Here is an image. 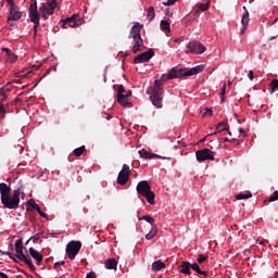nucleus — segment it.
<instances>
[{
  "label": "nucleus",
  "mask_w": 278,
  "mask_h": 278,
  "mask_svg": "<svg viewBox=\"0 0 278 278\" xmlns=\"http://www.w3.org/2000/svg\"><path fill=\"white\" fill-rule=\"evenodd\" d=\"M7 3L10 5V8H16V4L14 3V0H5Z\"/></svg>",
  "instance_id": "50"
},
{
  "label": "nucleus",
  "mask_w": 278,
  "mask_h": 278,
  "mask_svg": "<svg viewBox=\"0 0 278 278\" xmlns=\"http://www.w3.org/2000/svg\"><path fill=\"white\" fill-rule=\"evenodd\" d=\"M40 14L45 21H47V18H49L50 16L49 13H40Z\"/></svg>",
  "instance_id": "58"
},
{
  "label": "nucleus",
  "mask_w": 278,
  "mask_h": 278,
  "mask_svg": "<svg viewBox=\"0 0 278 278\" xmlns=\"http://www.w3.org/2000/svg\"><path fill=\"white\" fill-rule=\"evenodd\" d=\"M243 10L245 11V13L242 16L241 20V24H242V29L240 31V34H244V31H247V27H249V10H247V7H243Z\"/></svg>",
  "instance_id": "18"
},
{
  "label": "nucleus",
  "mask_w": 278,
  "mask_h": 278,
  "mask_svg": "<svg viewBox=\"0 0 278 278\" xmlns=\"http://www.w3.org/2000/svg\"><path fill=\"white\" fill-rule=\"evenodd\" d=\"M38 68H40V66H36V65L33 66V71H38Z\"/></svg>",
  "instance_id": "64"
},
{
  "label": "nucleus",
  "mask_w": 278,
  "mask_h": 278,
  "mask_svg": "<svg viewBox=\"0 0 278 278\" xmlns=\"http://www.w3.org/2000/svg\"><path fill=\"white\" fill-rule=\"evenodd\" d=\"M0 255H9V257H11V260H14V262H18V261H16V258L12 257L11 252H3L2 250H0Z\"/></svg>",
  "instance_id": "43"
},
{
  "label": "nucleus",
  "mask_w": 278,
  "mask_h": 278,
  "mask_svg": "<svg viewBox=\"0 0 278 278\" xmlns=\"http://www.w3.org/2000/svg\"><path fill=\"white\" fill-rule=\"evenodd\" d=\"M195 157L198 162H207V161L214 162L215 160L214 152L207 148L198 150L195 152Z\"/></svg>",
  "instance_id": "9"
},
{
  "label": "nucleus",
  "mask_w": 278,
  "mask_h": 278,
  "mask_svg": "<svg viewBox=\"0 0 278 278\" xmlns=\"http://www.w3.org/2000/svg\"><path fill=\"white\" fill-rule=\"evenodd\" d=\"M249 254H251V250L245 249V250L243 251V255H249Z\"/></svg>",
  "instance_id": "60"
},
{
  "label": "nucleus",
  "mask_w": 278,
  "mask_h": 278,
  "mask_svg": "<svg viewBox=\"0 0 278 278\" xmlns=\"http://www.w3.org/2000/svg\"><path fill=\"white\" fill-rule=\"evenodd\" d=\"M80 23H81V16H79V14H74L71 17L61 20L59 22V25H61L63 29H68V27H79Z\"/></svg>",
  "instance_id": "6"
},
{
  "label": "nucleus",
  "mask_w": 278,
  "mask_h": 278,
  "mask_svg": "<svg viewBox=\"0 0 278 278\" xmlns=\"http://www.w3.org/2000/svg\"><path fill=\"white\" fill-rule=\"evenodd\" d=\"M168 76H169V79H178L179 77H181V68L179 70L172 68L168 72Z\"/></svg>",
  "instance_id": "24"
},
{
  "label": "nucleus",
  "mask_w": 278,
  "mask_h": 278,
  "mask_svg": "<svg viewBox=\"0 0 278 278\" xmlns=\"http://www.w3.org/2000/svg\"><path fill=\"white\" fill-rule=\"evenodd\" d=\"M129 97H131V90H125L123 85H119L117 88V103L123 108H127L129 105Z\"/></svg>",
  "instance_id": "5"
},
{
  "label": "nucleus",
  "mask_w": 278,
  "mask_h": 278,
  "mask_svg": "<svg viewBox=\"0 0 278 278\" xmlns=\"http://www.w3.org/2000/svg\"><path fill=\"white\" fill-rule=\"evenodd\" d=\"M29 253H30V256L34 260H36L38 265L42 264V254H40V252H38V250H36L34 248H29Z\"/></svg>",
  "instance_id": "21"
},
{
  "label": "nucleus",
  "mask_w": 278,
  "mask_h": 278,
  "mask_svg": "<svg viewBox=\"0 0 278 278\" xmlns=\"http://www.w3.org/2000/svg\"><path fill=\"white\" fill-rule=\"evenodd\" d=\"M197 262L198 264H203L207 262V256H205L204 254H199Z\"/></svg>",
  "instance_id": "39"
},
{
  "label": "nucleus",
  "mask_w": 278,
  "mask_h": 278,
  "mask_svg": "<svg viewBox=\"0 0 278 278\" xmlns=\"http://www.w3.org/2000/svg\"><path fill=\"white\" fill-rule=\"evenodd\" d=\"M37 212H38L39 216H41V218H48L47 213L42 212V210L40 207L37 208Z\"/></svg>",
  "instance_id": "44"
},
{
  "label": "nucleus",
  "mask_w": 278,
  "mask_h": 278,
  "mask_svg": "<svg viewBox=\"0 0 278 278\" xmlns=\"http://www.w3.org/2000/svg\"><path fill=\"white\" fill-rule=\"evenodd\" d=\"M249 79H250L251 81H253V79H255V75L253 74V71H252V70H250V72H249Z\"/></svg>",
  "instance_id": "53"
},
{
  "label": "nucleus",
  "mask_w": 278,
  "mask_h": 278,
  "mask_svg": "<svg viewBox=\"0 0 278 278\" xmlns=\"http://www.w3.org/2000/svg\"><path fill=\"white\" fill-rule=\"evenodd\" d=\"M141 31L142 26L139 23L135 24L130 29L128 38H132L135 40L132 53H138V51H140V47H144V40H142V36L140 35Z\"/></svg>",
  "instance_id": "4"
},
{
  "label": "nucleus",
  "mask_w": 278,
  "mask_h": 278,
  "mask_svg": "<svg viewBox=\"0 0 278 278\" xmlns=\"http://www.w3.org/2000/svg\"><path fill=\"white\" fill-rule=\"evenodd\" d=\"M177 0H167L166 2H163V5H175V2Z\"/></svg>",
  "instance_id": "49"
},
{
  "label": "nucleus",
  "mask_w": 278,
  "mask_h": 278,
  "mask_svg": "<svg viewBox=\"0 0 278 278\" xmlns=\"http://www.w3.org/2000/svg\"><path fill=\"white\" fill-rule=\"evenodd\" d=\"M25 190L23 186V181L20 180L18 187L13 191V194L8 198H3L1 203L5 210H18V205L21 203V192Z\"/></svg>",
  "instance_id": "2"
},
{
  "label": "nucleus",
  "mask_w": 278,
  "mask_h": 278,
  "mask_svg": "<svg viewBox=\"0 0 278 278\" xmlns=\"http://www.w3.org/2000/svg\"><path fill=\"white\" fill-rule=\"evenodd\" d=\"M84 151H86V146H81L79 148H76L73 153L75 155V157H81V155L84 154Z\"/></svg>",
  "instance_id": "32"
},
{
  "label": "nucleus",
  "mask_w": 278,
  "mask_h": 278,
  "mask_svg": "<svg viewBox=\"0 0 278 278\" xmlns=\"http://www.w3.org/2000/svg\"><path fill=\"white\" fill-rule=\"evenodd\" d=\"M17 248H23V239L16 240V242H15V249H17Z\"/></svg>",
  "instance_id": "46"
},
{
  "label": "nucleus",
  "mask_w": 278,
  "mask_h": 278,
  "mask_svg": "<svg viewBox=\"0 0 278 278\" xmlns=\"http://www.w3.org/2000/svg\"><path fill=\"white\" fill-rule=\"evenodd\" d=\"M253 197L252 192H248V193H238L236 195L237 201H242V199H251Z\"/></svg>",
  "instance_id": "33"
},
{
  "label": "nucleus",
  "mask_w": 278,
  "mask_h": 278,
  "mask_svg": "<svg viewBox=\"0 0 278 278\" xmlns=\"http://www.w3.org/2000/svg\"><path fill=\"white\" fill-rule=\"evenodd\" d=\"M139 155H140V157H143L144 160H153L155 157H157L159 160H166V157H162L161 155L151 153V152L147 151L146 149L140 150Z\"/></svg>",
  "instance_id": "15"
},
{
  "label": "nucleus",
  "mask_w": 278,
  "mask_h": 278,
  "mask_svg": "<svg viewBox=\"0 0 278 278\" xmlns=\"http://www.w3.org/2000/svg\"><path fill=\"white\" fill-rule=\"evenodd\" d=\"M30 240H33L34 243L38 242V240H40V235H35Z\"/></svg>",
  "instance_id": "51"
},
{
  "label": "nucleus",
  "mask_w": 278,
  "mask_h": 278,
  "mask_svg": "<svg viewBox=\"0 0 278 278\" xmlns=\"http://www.w3.org/2000/svg\"><path fill=\"white\" fill-rule=\"evenodd\" d=\"M49 7L48 14L53 15V12H55V8L58 7V3L55 0H47L46 2Z\"/></svg>",
  "instance_id": "25"
},
{
  "label": "nucleus",
  "mask_w": 278,
  "mask_h": 278,
  "mask_svg": "<svg viewBox=\"0 0 278 278\" xmlns=\"http://www.w3.org/2000/svg\"><path fill=\"white\" fill-rule=\"evenodd\" d=\"M1 200L9 198L12 194V189L5 182H0Z\"/></svg>",
  "instance_id": "17"
},
{
  "label": "nucleus",
  "mask_w": 278,
  "mask_h": 278,
  "mask_svg": "<svg viewBox=\"0 0 278 278\" xmlns=\"http://www.w3.org/2000/svg\"><path fill=\"white\" fill-rule=\"evenodd\" d=\"M239 132L242 135L243 138H247V132L244 131V128H240Z\"/></svg>",
  "instance_id": "56"
},
{
  "label": "nucleus",
  "mask_w": 278,
  "mask_h": 278,
  "mask_svg": "<svg viewBox=\"0 0 278 278\" xmlns=\"http://www.w3.org/2000/svg\"><path fill=\"white\" fill-rule=\"evenodd\" d=\"M273 201H278V191H275L268 200L264 201V203H273Z\"/></svg>",
  "instance_id": "37"
},
{
  "label": "nucleus",
  "mask_w": 278,
  "mask_h": 278,
  "mask_svg": "<svg viewBox=\"0 0 278 278\" xmlns=\"http://www.w3.org/2000/svg\"><path fill=\"white\" fill-rule=\"evenodd\" d=\"M216 134H218V132H213V134L206 136L204 139L201 140V142H203L204 140H206L207 138H210V136H216Z\"/></svg>",
  "instance_id": "59"
},
{
  "label": "nucleus",
  "mask_w": 278,
  "mask_h": 278,
  "mask_svg": "<svg viewBox=\"0 0 278 278\" xmlns=\"http://www.w3.org/2000/svg\"><path fill=\"white\" fill-rule=\"evenodd\" d=\"M179 273H182V275H191V264L190 262L184 261L179 266Z\"/></svg>",
  "instance_id": "19"
},
{
  "label": "nucleus",
  "mask_w": 278,
  "mask_h": 278,
  "mask_svg": "<svg viewBox=\"0 0 278 278\" xmlns=\"http://www.w3.org/2000/svg\"><path fill=\"white\" fill-rule=\"evenodd\" d=\"M216 129H218L217 134L219 131H229V125L225 122H220L217 124Z\"/></svg>",
  "instance_id": "29"
},
{
  "label": "nucleus",
  "mask_w": 278,
  "mask_h": 278,
  "mask_svg": "<svg viewBox=\"0 0 278 278\" xmlns=\"http://www.w3.org/2000/svg\"><path fill=\"white\" fill-rule=\"evenodd\" d=\"M5 90H8L7 87H3L0 90V94L2 96V99H1V102H0V114H2V116L5 115V106L3 105V102H5L7 99H8V96H5Z\"/></svg>",
  "instance_id": "20"
},
{
  "label": "nucleus",
  "mask_w": 278,
  "mask_h": 278,
  "mask_svg": "<svg viewBox=\"0 0 278 278\" xmlns=\"http://www.w3.org/2000/svg\"><path fill=\"white\" fill-rule=\"evenodd\" d=\"M28 205L30 206V207H33L34 210H36V211H38L39 208H40V206L36 203V201H34V200H29L28 202Z\"/></svg>",
  "instance_id": "40"
},
{
  "label": "nucleus",
  "mask_w": 278,
  "mask_h": 278,
  "mask_svg": "<svg viewBox=\"0 0 278 278\" xmlns=\"http://www.w3.org/2000/svg\"><path fill=\"white\" fill-rule=\"evenodd\" d=\"M79 251H81V241H71L67 243L66 253L70 260H75Z\"/></svg>",
  "instance_id": "7"
},
{
  "label": "nucleus",
  "mask_w": 278,
  "mask_h": 278,
  "mask_svg": "<svg viewBox=\"0 0 278 278\" xmlns=\"http://www.w3.org/2000/svg\"><path fill=\"white\" fill-rule=\"evenodd\" d=\"M39 12L49 14V4L46 2L41 3L39 7Z\"/></svg>",
  "instance_id": "36"
},
{
  "label": "nucleus",
  "mask_w": 278,
  "mask_h": 278,
  "mask_svg": "<svg viewBox=\"0 0 278 278\" xmlns=\"http://www.w3.org/2000/svg\"><path fill=\"white\" fill-rule=\"evenodd\" d=\"M177 0H167L166 2H163V5H175V2Z\"/></svg>",
  "instance_id": "48"
},
{
  "label": "nucleus",
  "mask_w": 278,
  "mask_h": 278,
  "mask_svg": "<svg viewBox=\"0 0 278 278\" xmlns=\"http://www.w3.org/2000/svg\"><path fill=\"white\" fill-rule=\"evenodd\" d=\"M0 278H10L4 273L0 271Z\"/></svg>",
  "instance_id": "62"
},
{
  "label": "nucleus",
  "mask_w": 278,
  "mask_h": 278,
  "mask_svg": "<svg viewBox=\"0 0 278 278\" xmlns=\"http://www.w3.org/2000/svg\"><path fill=\"white\" fill-rule=\"evenodd\" d=\"M147 18L149 23L155 18V8L149 7L147 10Z\"/></svg>",
  "instance_id": "27"
},
{
  "label": "nucleus",
  "mask_w": 278,
  "mask_h": 278,
  "mask_svg": "<svg viewBox=\"0 0 278 278\" xmlns=\"http://www.w3.org/2000/svg\"><path fill=\"white\" fill-rule=\"evenodd\" d=\"M220 142H231V140H229V138H222Z\"/></svg>",
  "instance_id": "61"
},
{
  "label": "nucleus",
  "mask_w": 278,
  "mask_h": 278,
  "mask_svg": "<svg viewBox=\"0 0 278 278\" xmlns=\"http://www.w3.org/2000/svg\"><path fill=\"white\" fill-rule=\"evenodd\" d=\"M162 268H166V264H164V262L159 260L152 263V270L154 273L162 270Z\"/></svg>",
  "instance_id": "22"
},
{
  "label": "nucleus",
  "mask_w": 278,
  "mask_h": 278,
  "mask_svg": "<svg viewBox=\"0 0 278 278\" xmlns=\"http://www.w3.org/2000/svg\"><path fill=\"white\" fill-rule=\"evenodd\" d=\"M191 269L194 270L195 273H201V266H199L198 263L191 264Z\"/></svg>",
  "instance_id": "41"
},
{
  "label": "nucleus",
  "mask_w": 278,
  "mask_h": 278,
  "mask_svg": "<svg viewBox=\"0 0 278 278\" xmlns=\"http://www.w3.org/2000/svg\"><path fill=\"white\" fill-rule=\"evenodd\" d=\"M212 114H214L212 109H206V111L204 112L203 116H212Z\"/></svg>",
  "instance_id": "47"
},
{
  "label": "nucleus",
  "mask_w": 278,
  "mask_h": 278,
  "mask_svg": "<svg viewBox=\"0 0 278 278\" xmlns=\"http://www.w3.org/2000/svg\"><path fill=\"white\" fill-rule=\"evenodd\" d=\"M185 53H205V47L199 41H190Z\"/></svg>",
  "instance_id": "12"
},
{
  "label": "nucleus",
  "mask_w": 278,
  "mask_h": 278,
  "mask_svg": "<svg viewBox=\"0 0 278 278\" xmlns=\"http://www.w3.org/2000/svg\"><path fill=\"white\" fill-rule=\"evenodd\" d=\"M66 263L64 261H60L54 263L53 268H60V266H64Z\"/></svg>",
  "instance_id": "45"
},
{
  "label": "nucleus",
  "mask_w": 278,
  "mask_h": 278,
  "mask_svg": "<svg viewBox=\"0 0 278 278\" xmlns=\"http://www.w3.org/2000/svg\"><path fill=\"white\" fill-rule=\"evenodd\" d=\"M154 236H157L156 225H153L151 230L146 235V240H153Z\"/></svg>",
  "instance_id": "26"
},
{
  "label": "nucleus",
  "mask_w": 278,
  "mask_h": 278,
  "mask_svg": "<svg viewBox=\"0 0 278 278\" xmlns=\"http://www.w3.org/2000/svg\"><path fill=\"white\" fill-rule=\"evenodd\" d=\"M116 266H118V262L116 261V258L106 260L105 268H108V270H114V268H116Z\"/></svg>",
  "instance_id": "23"
},
{
  "label": "nucleus",
  "mask_w": 278,
  "mask_h": 278,
  "mask_svg": "<svg viewBox=\"0 0 278 278\" xmlns=\"http://www.w3.org/2000/svg\"><path fill=\"white\" fill-rule=\"evenodd\" d=\"M2 51L7 53V55H10L12 53V50H10V48H3Z\"/></svg>",
  "instance_id": "54"
},
{
  "label": "nucleus",
  "mask_w": 278,
  "mask_h": 278,
  "mask_svg": "<svg viewBox=\"0 0 278 278\" xmlns=\"http://www.w3.org/2000/svg\"><path fill=\"white\" fill-rule=\"evenodd\" d=\"M256 242H258V244H262V247H266V244H268V240H262V241H260V240L257 239Z\"/></svg>",
  "instance_id": "52"
},
{
  "label": "nucleus",
  "mask_w": 278,
  "mask_h": 278,
  "mask_svg": "<svg viewBox=\"0 0 278 278\" xmlns=\"http://www.w3.org/2000/svg\"><path fill=\"white\" fill-rule=\"evenodd\" d=\"M9 62L14 63L16 60H18V56H16L14 53L11 52V54H8Z\"/></svg>",
  "instance_id": "42"
},
{
  "label": "nucleus",
  "mask_w": 278,
  "mask_h": 278,
  "mask_svg": "<svg viewBox=\"0 0 278 278\" xmlns=\"http://www.w3.org/2000/svg\"><path fill=\"white\" fill-rule=\"evenodd\" d=\"M205 65H197L195 67H184L180 68V77H192V75H199L203 73Z\"/></svg>",
  "instance_id": "10"
},
{
  "label": "nucleus",
  "mask_w": 278,
  "mask_h": 278,
  "mask_svg": "<svg viewBox=\"0 0 278 278\" xmlns=\"http://www.w3.org/2000/svg\"><path fill=\"white\" fill-rule=\"evenodd\" d=\"M131 174V170L129 169V165L124 164L122 167V170L119 172L117 176V184L119 186L127 185V181H129V175Z\"/></svg>",
  "instance_id": "11"
},
{
  "label": "nucleus",
  "mask_w": 278,
  "mask_h": 278,
  "mask_svg": "<svg viewBox=\"0 0 278 278\" xmlns=\"http://www.w3.org/2000/svg\"><path fill=\"white\" fill-rule=\"evenodd\" d=\"M227 92V85L224 84L219 93L222 103H225V94Z\"/></svg>",
  "instance_id": "34"
},
{
  "label": "nucleus",
  "mask_w": 278,
  "mask_h": 278,
  "mask_svg": "<svg viewBox=\"0 0 278 278\" xmlns=\"http://www.w3.org/2000/svg\"><path fill=\"white\" fill-rule=\"evenodd\" d=\"M275 90H278V79L277 78L273 79L269 84L270 94H273V92H275Z\"/></svg>",
  "instance_id": "31"
},
{
  "label": "nucleus",
  "mask_w": 278,
  "mask_h": 278,
  "mask_svg": "<svg viewBox=\"0 0 278 278\" xmlns=\"http://www.w3.org/2000/svg\"><path fill=\"white\" fill-rule=\"evenodd\" d=\"M169 79H170V76H168V74H163V75L161 76V79H156V80L160 81L161 88H162V84L168 81Z\"/></svg>",
  "instance_id": "38"
},
{
  "label": "nucleus",
  "mask_w": 278,
  "mask_h": 278,
  "mask_svg": "<svg viewBox=\"0 0 278 278\" xmlns=\"http://www.w3.org/2000/svg\"><path fill=\"white\" fill-rule=\"evenodd\" d=\"M160 25H161L162 31L170 34V23H168V21L162 20Z\"/></svg>",
  "instance_id": "28"
},
{
  "label": "nucleus",
  "mask_w": 278,
  "mask_h": 278,
  "mask_svg": "<svg viewBox=\"0 0 278 278\" xmlns=\"http://www.w3.org/2000/svg\"><path fill=\"white\" fill-rule=\"evenodd\" d=\"M23 249H25L24 247L22 248H15V257L16 260H20V262H24V264H27L30 270H36V266L34 265V263L31 262V257L29 255H25L23 253Z\"/></svg>",
  "instance_id": "8"
},
{
  "label": "nucleus",
  "mask_w": 278,
  "mask_h": 278,
  "mask_svg": "<svg viewBox=\"0 0 278 278\" xmlns=\"http://www.w3.org/2000/svg\"><path fill=\"white\" fill-rule=\"evenodd\" d=\"M198 275H203V277H207V271L200 269Z\"/></svg>",
  "instance_id": "57"
},
{
  "label": "nucleus",
  "mask_w": 278,
  "mask_h": 278,
  "mask_svg": "<svg viewBox=\"0 0 278 278\" xmlns=\"http://www.w3.org/2000/svg\"><path fill=\"white\" fill-rule=\"evenodd\" d=\"M153 55H155V52L153 51V49H149L148 51L138 54L137 56H135L134 59V63L135 64H142L144 62H149V60H151V58H153Z\"/></svg>",
  "instance_id": "13"
},
{
  "label": "nucleus",
  "mask_w": 278,
  "mask_h": 278,
  "mask_svg": "<svg viewBox=\"0 0 278 278\" xmlns=\"http://www.w3.org/2000/svg\"><path fill=\"white\" fill-rule=\"evenodd\" d=\"M197 5L202 12H207V10H210V1L207 3H198Z\"/></svg>",
  "instance_id": "35"
},
{
  "label": "nucleus",
  "mask_w": 278,
  "mask_h": 278,
  "mask_svg": "<svg viewBox=\"0 0 278 278\" xmlns=\"http://www.w3.org/2000/svg\"><path fill=\"white\" fill-rule=\"evenodd\" d=\"M38 27H40V22H38L37 24L34 23V31L38 33Z\"/></svg>",
  "instance_id": "55"
},
{
  "label": "nucleus",
  "mask_w": 278,
  "mask_h": 278,
  "mask_svg": "<svg viewBox=\"0 0 278 278\" xmlns=\"http://www.w3.org/2000/svg\"><path fill=\"white\" fill-rule=\"evenodd\" d=\"M136 190L140 197H143L147 199V202L150 205H155V192L151 190V185H149V181L141 180L138 182Z\"/></svg>",
  "instance_id": "3"
},
{
  "label": "nucleus",
  "mask_w": 278,
  "mask_h": 278,
  "mask_svg": "<svg viewBox=\"0 0 278 278\" xmlns=\"http://www.w3.org/2000/svg\"><path fill=\"white\" fill-rule=\"evenodd\" d=\"M147 94L150 96V101L154 108H157V110L164 108L162 103L164 101V88L160 84V80H154V85L149 87Z\"/></svg>",
  "instance_id": "1"
},
{
  "label": "nucleus",
  "mask_w": 278,
  "mask_h": 278,
  "mask_svg": "<svg viewBox=\"0 0 278 278\" xmlns=\"http://www.w3.org/2000/svg\"><path fill=\"white\" fill-rule=\"evenodd\" d=\"M138 220H146L147 223H149V225H151V227L155 225V219L149 215H143L142 217H138Z\"/></svg>",
  "instance_id": "30"
},
{
  "label": "nucleus",
  "mask_w": 278,
  "mask_h": 278,
  "mask_svg": "<svg viewBox=\"0 0 278 278\" xmlns=\"http://www.w3.org/2000/svg\"><path fill=\"white\" fill-rule=\"evenodd\" d=\"M18 77H21V79H25V77H27V74H22Z\"/></svg>",
  "instance_id": "63"
},
{
  "label": "nucleus",
  "mask_w": 278,
  "mask_h": 278,
  "mask_svg": "<svg viewBox=\"0 0 278 278\" xmlns=\"http://www.w3.org/2000/svg\"><path fill=\"white\" fill-rule=\"evenodd\" d=\"M28 12L31 23H40V13L38 12V5H36V2L29 5Z\"/></svg>",
  "instance_id": "14"
},
{
  "label": "nucleus",
  "mask_w": 278,
  "mask_h": 278,
  "mask_svg": "<svg viewBox=\"0 0 278 278\" xmlns=\"http://www.w3.org/2000/svg\"><path fill=\"white\" fill-rule=\"evenodd\" d=\"M21 16H23V13H21V10H18L17 7H13L10 9V15L8 17V22L20 21Z\"/></svg>",
  "instance_id": "16"
}]
</instances>
